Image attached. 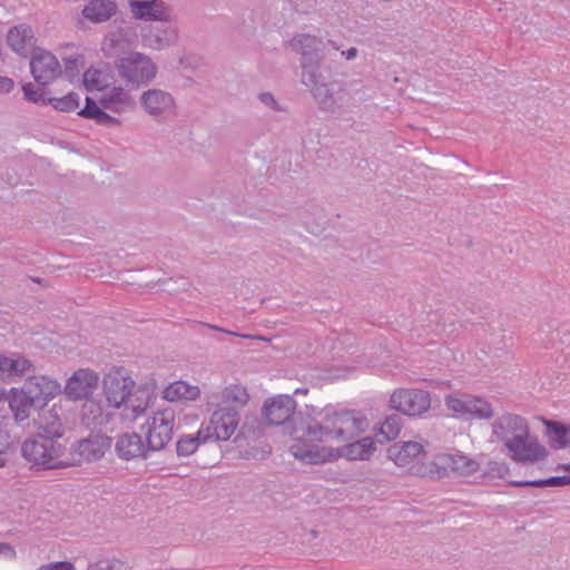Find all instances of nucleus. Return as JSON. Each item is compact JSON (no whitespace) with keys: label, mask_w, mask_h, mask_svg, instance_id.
<instances>
[{"label":"nucleus","mask_w":570,"mask_h":570,"mask_svg":"<svg viewBox=\"0 0 570 570\" xmlns=\"http://www.w3.org/2000/svg\"><path fill=\"white\" fill-rule=\"evenodd\" d=\"M258 99L262 104H264L266 107L276 110V111H284L285 109L279 106V104L276 101L275 97L271 92H262L258 96Z\"/></svg>","instance_id":"45"},{"label":"nucleus","mask_w":570,"mask_h":570,"mask_svg":"<svg viewBox=\"0 0 570 570\" xmlns=\"http://www.w3.org/2000/svg\"><path fill=\"white\" fill-rule=\"evenodd\" d=\"M248 400L247 390L239 384H233L224 389L219 406H233L238 411L247 404Z\"/></svg>","instance_id":"35"},{"label":"nucleus","mask_w":570,"mask_h":570,"mask_svg":"<svg viewBox=\"0 0 570 570\" xmlns=\"http://www.w3.org/2000/svg\"><path fill=\"white\" fill-rule=\"evenodd\" d=\"M391 407L409 416H420L431 406L430 393L420 389H399L390 399Z\"/></svg>","instance_id":"10"},{"label":"nucleus","mask_w":570,"mask_h":570,"mask_svg":"<svg viewBox=\"0 0 570 570\" xmlns=\"http://www.w3.org/2000/svg\"><path fill=\"white\" fill-rule=\"evenodd\" d=\"M433 465L434 469L438 468L439 478L446 475L448 470L454 474L468 476L478 472L480 469V463L476 460L460 451L439 454L436 456V463Z\"/></svg>","instance_id":"14"},{"label":"nucleus","mask_w":570,"mask_h":570,"mask_svg":"<svg viewBox=\"0 0 570 570\" xmlns=\"http://www.w3.org/2000/svg\"><path fill=\"white\" fill-rule=\"evenodd\" d=\"M304 85L307 87H313L312 95L323 111L331 114L338 112L341 107L336 105V101L334 99L333 86L335 83L330 85L324 81H321V73L318 71L315 72V82Z\"/></svg>","instance_id":"28"},{"label":"nucleus","mask_w":570,"mask_h":570,"mask_svg":"<svg viewBox=\"0 0 570 570\" xmlns=\"http://www.w3.org/2000/svg\"><path fill=\"white\" fill-rule=\"evenodd\" d=\"M24 99L30 102H43L47 104L45 98V91L42 89H36L32 83H26L22 86Z\"/></svg>","instance_id":"43"},{"label":"nucleus","mask_w":570,"mask_h":570,"mask_svg":"<svg viewBox=\"0 0 570 570\" xmlns=\"http://www.w3.org/2000/svg\"><path fill=\"white\" fill-rule=\"evenodd\" d=\"M175 428V411L166 407L154 413L142 429H146V443L150 452L160 451L171 441Z\"/></svg>","instance_id":"7"},{"label":"nucleus","mask_w":570,"mask_h":570,"mask_svg":"<svg viewBox=\"0 0 570 570\" xmlns=\"http://www.w3.org/2000/svg\"><path fill=\"white\" fill-rule=\"evenodd\" d=\"M14 88V81L4 76H0V95L9 94Z\"/></svg>","instance_id":"50"},{"label":"nucleus","mask_w":570,"mask_h":570,"mask_svg":"<svg viewBox=\"0 0 570 570\" xmlns=\"http://www.w3.org/2000/svg\"><path fill=\"white\" fill-rule=\"evenodd\" d=\"M375 450V442L371 436H365L355 442H350L337 449L306 445L301 442L291 446V451L296 459L311 464L333 461L337 458H345L351 461L370 460Z\"/></svg>","instance_id":"2"},{"label":"nucleus","mask_w":570,"mask_h":570,"mask_svg":"<svg viewBox=\"0 0 570 570\" xmlns=\"http://www.w3.org/2000/svg\"><path fill=\"white\" fill-rule=\"evenodd\" d=\"M387 456L397 466L406 468L415 475L432 476L434 474L433 464L425 465L421 463L425 459L426 452L420 442H396L389 446Z\"/></svg>","instance_id":"6"},{"label":"nucleus","mask_w":570,"mask_h":570,"mask_svg":"<svg viewBox=\"0 0 570 570\" xmlns=\"http://www.w3.org/2000/svg\"><path fill=\"white\" fill-rule=\"evenodd\" d=\"M296 409L295 400L289 395H277L265 402L263 413L271 425L286 423Z\"/></svg>","instance_id":"19"},{"label":"nucleus","mask_w":570,"mask_h":570,"mask_svg":"<svg viewBox=\"0 0 570 570\" xmlns=\"http://www.w3.org/2000/svg\"><path fill=\"white\" fill-rule=\"evenodd\" d=\"M115 450L120 459L127 461L137 458L146 459L150 452L146 441L136 432L119 435L115 444Z\"/></svg>","instance_id":"25"},{"label":"nucleus","mask_w":570,"mask_h":570,"mask_svg":"<svg viewBox=\"0 0 570 570\" xmlns=\"http://www.w3.org/2000/svg\"><path fill=\"white\" fill-rule=\"evenodd\" d=\"M142 42L146 47L154 50H163L176 41L177 35L173 28L153 27L144 31Z\"/></svg>","instance_id":"30"},{"label":"nucleus","mask_w":570,"mask_h":570,"mask_svg":"<svg viewBox=\"0 0 570 570\" xmlns=\"http://www.w3.org/2000/svg\"><path fill=\"white\" fill-rule=\"evenodd\" d=\"M80 97L76 92H69L63 97H51L47 99V104L62 112H70L79 107Z\"/></svg>","instance_id":"40"},{"label":"nucleus","mask_w":570,"mask_h":570,"mask_svg":"<svg viewBox=\"0 0 570 570\" xmlns=\"http://www.w3.org/2000/svg\"><path fill=\"white\" fill-rule=\"evenodd\" d=\"M342 56H344L347 60H352L357 56V49L356 48H350L346 51H342Z\"/></svg>","instance_id":"53"},{"label":"nucleus","mask_w":570,"mask_h":570,"mask_svg":"<svg viewBox=\"0 0 570 570\" xmlns=\"http://www.w3.org/2000/svg\"><path fill=\"white\" fill-rule=\"evenodd\" d=\"M198 394L197 387L190 386L183 381L174 382L164 390V399L170 402L195 400Z\"/></svg>","instance_id":"37"},{"label":"nucleus","mask_w":570,"mask_h":570,"mask_svg":"<svg viewBox=\"0 0 570 570\" xmlns=\"http://www.w3.org/2000/svg\"><path fill=\"white\" fill-rule=\"evenodd\" d=\"M4 396L3 390L0 389V400Z\"/></svg>","instance_id":"57"},{"label":"nucleus","mask_w":570,"mask_h":570,"mask_svg":"<svg viewBox=\"0 0 570 570\" xmlns=\"http://www.w3.org/2000/svg\"><path fill=\"white\" fill-rule=\"evenodd\" d=\"M240 421L239 412L233 406H219L210 416L209 423L202 426L209 440L227 441L235 433Z\"/></svg>","instance_id":"11"},{"label":"nucleus","mask_w":570,"mask_h":570,"mask_svg":"<svg viewBox=\"0 0 570 570\" xmlns=\"http://www.w3.org/2000/svg\"><path fill=\"white\" fill-rule=\"evenodd\" d=\"M66 446L46 434L28 436L21 444V455L33 471L57 470L67 466L62 460Z\"/></svg>","instance_id":"3"},{"label":"nucleus","mask_w":570,"mask_h":570,"mask_svg":"<svg viewBox=\"0 0 570 570\" xmlns=\"http://www.w3.org/2000/svg\"><path fill=\"white\" fill-rule=\"evenodd\" d=\"M132 37L130 33L120 28L116 31L109 32L105 36L101 42V51L105 57L114 58L115 60L121 59L124 56L132 53Z\"/></svg>","instance_id":"24"},{"label":"nucleus","mask_w":570,"mask_h":570,"mask_svg":"<svg viewBox=\"0 0 570 570\" xmlns=\"http://www.w3.org/2000/svg\"><path fill=\"white\" fill-rule=\"evenodd\" d=\"M10 434L7 430L0 428V453L4 455L6 450L10 445Z\"/></svg>","instance_id":"51"},{"label":"nucleus","mask_w":570,"mask_h":570,"mask_svg":"<svg viewBox=\"0 0 570 570\" xmlns=\"http://www.w3.org/2000/svg\"><path fill=\"white\" fill-rule=\"evenodd\" d=\"M444 402L446 407L458 416L471 415L475 419L489 420L494 414L488 401L470 394L448 395Z\"/></svg>","instance_id":"12"},{"label":"nucleus","mask_w":570,"mask_h":570,"mask_svg":"<svg viewBox=\"0 0 570 570\" xmlns=\"http://www.w3.org/2000/svg\"><path fill=\"white\" fill-rule=\"evenodd\" d=\"M342 90H343V86H342V85H340V86H338V88H337V90H336V92H341Z\"/></svg>","instance_id":"56"},{"label":"nucleus","mask_w":570,"mask_h":570,"mask_svg":"<svg viewBox=\"0 0 570 570\" xmlns=\"http://www.w3.org/2000/svg\"><path fill=\"white\" fill-rule=\"evenodd\" d=\"M141 109L157 124H167L176 117L177 105L174 96L159 88H149L139 97Z\"/></svg>","instance_id":"8"},{"label":"nucleus","mask_w":570,"mask_h":570,"mask_svg":"<svg viewBox=\"0 0 570 570\" xmlns=\"http://www.w3.org/2000/svg\"><path fill=\"white\" fill-rule=\"evenodd\" d=\"M209 441L208 433L199 429L196 435L185 434L181 435L176 443V453L178 456H188L193 454L200 443Z\"/></svg>","instance_id":"36"},{"label":"nucleus","mask_w":570,"mask_h":570,"mask_svg":"<svg viewBox=\"0 0 570 570\" xmlns=\"http://www.w3.org/2000/svg\"><path fill=\"white\" fill-rule=\"evenodd\" d=\"M87 570H122V562L117 559L100 560L89 564Z\"/></svg>","instance_id":"44"},{"label":"nucleus","mask_w":570,"mask_h":570,"mask_svg":"<svg viewBox=\"0 0 570 570\" xmlns=\"http://www.w3.org/2000/svg\"><path fill=\"white\" fill-rule=\"evenodd\" d=\"M367 426L366 416L358 411L326 407L318 414V419L306 423L304 435L317 442H347L362 434Z\"/></svg>","instance_id":"1"},{"label":"nucleus","mask_w":570,"mask_h":570,"mask_svg":"<svg viewBox=\"0 0 570 570\" xmlns=\"http://www.w3.org/2000/svg\"><path fill=\"white\" fill-rule=\"evenodd\" d=\"M115 68L127 86L137 89L150 85L158 72L156 62L149 56L138 51L115 60Z\"/></svg>","instance_id":"5"},{"label":"nucleus","mask_w":570,"mask_h":570,"mask_svg":"<svg viewBox=\"0 0 570 570\" xmlns=\"http://www.w3.org/2000/svg\"><path fill=\"white\" fill-rule=\"evenodd\" d=\"M402 429V417L399 414H391L386 416L381 425V434L386 440H394L399 436Z\"/></svg>","instance_id":"41"},{"label":"nucleus","mask_w":570,"mask_h":570,"mask_svg":"<svg viewBox=\"0 0 570 570\" xmlns=\"http://www.w3.org/2000/svg\"><path fill=\"white\" fill-rule=\"evenodd\" d=\"M98 102L104 109L115 114L131 111L136 108V101L130 92L120 86L104 91Z\"/></svg>","instance_id":"26"},{"label":"nucleus","mask_w":570,"mask_h":570,"mask_svg":"<svg viewBox=\"0 0 570 570\" xmlns=\"http://www.w3.org/2000/svg\"><path fill=\"white\" fill-rule=\"evenodd\" d=\"M82 81L87 90H104L107 87V77L102 70L90 67L83 72Z\"/></svg>","instance_id":"39"},{"label":"nucleus","mask_w":570,"mask_h":570,"mask_svg":"<svg viewBox=\"0 0 570 570\" xmlns=\"http://www.w3.org/2000/svg\"><path fill=\"white\" fill-rule=\"evenodd\" d=\"M528 428L529 423L527 419L521 415L507 412L493 421L492 438L505 446L513 440V438L519 436L521 433H525Z\"/></svg>","instance_id":"15"},{"label":"nucleus","mask_w":570,"mask_h":570,"mask_svg":"<svg viewBox=\"0 0 570 570\" xmlns=\"http://www.w3.org/2000/svg\"><path fill=\"white\" fill-rule=\"evenodd\" d=\"M549 487H566L570 485V473L568 475H558L548 478Z\"/></svg>","instance_id":"49"},{"label":"nucleus","mask_w":570,"mask_h":570,"mask_svg":"<svg viewBox=\"0 0 570 570\" xmlns=\"http://www.w3.org/2000/svg\"><path fill=\"white\" fill-rule=\"evenodd\" d=\"M32 370L31 362L20 355L12 357L0 354V377L10 379L23 376Z\"/></svg>","instance_id":"31"},{"label":"nucleus","mask_w":570,"mask_h":570,"mask_svg":"<svg viewBox=\"0 0 570 570\" xmlns=\"http://www.w3.org/2000/svg\"><path fill=\"white\" fill-rule=\"evenodd\" d=\"M6 463H7V460H6L4 455H2V454L0 453V468L4 466V465H6Z\"/></svg>","instance_id":"55"},{"label":"nucleus","mask_w":570,"mask_h":570,"mask_svg":"<svg viewBox=\"0 0 570 570\" xmlns=\"http://www.w3.org/2000/svg\"><path fill=\"white\" fill-rule=\"evenodd\" d=\"M0 554H8L10 556L11 558H13L16 556V551L14 549L12 548L11 544L9 543H4V542H1L0 543Z\"/></svg>","instance_id":"52"},{"label":"nucleus","mask_w":570,"mask_h":570,"mask_svg":"<svg viewBox=\"0 0 570 570\" xmlns=\"http://www.w3.org/2000/svg\"><path fill=\"white\" fill-rule=\"evenodd\" d=\"M117 3L112 0H90L82 9V16L94 23H102L117 13Z\"/></svg>","instance_id":"29"},{"label":"nucleus","mask_w":570,"mask_h":570,"mask_svg":"<svg viewBox=\"0 0 570 570\" xmlns=\"http://www.w3.org/2000/svg\"><path fill=\"white\" fill-rule=\"evenodd\" d=\"M288 45L293 51L301 55L302 83L315 82V72L320 71L326 45H331L335 50L340 49L335 41L325 42L309 33L295 35Z\"/></svg>","instance_id":"4"},{"label":"nucleus","mask_w":570,"mask_h":570,"mask_svg":"<svg viewBox=\"0 0 570 570\" xmlns=\"http://www.w3.org/2000/svg\"><path fill=\"white\" fill-rule=\"evenodd\" d=\"M514 487H533V488H544L549 487L548 479L532 480V481H515L512 482Z\"/></svg>","instance_id":"48"},{"label":"nucleus","mask_w":570,"mask_h":570,"mask_svg":"<svg viewBox=\"0 0 570 570\" xmlns=\"http://www.w3.org/2000/svg\"><path fill=\"white\" fill-rule=\"evenodd\" d=\"M30 69L40 86H47L62 73L58 59L49 51L38 48L31 57Z\"/></svg>","instance_id":"13"},{"label":"nucleus","mask_w":570,"mask_h":570,"mask_svg":"<svg viewBox=\"0 0 570 570\" xmlns=\"http://www.w3.org/2000/svg\"><path fill=\"white\" fill-rule=\"evenodd\" d=\"M507 455L517 463H535L544 460L548 456L547 449L539 442L538 438L530 433V426L525 433L519 436L504 446Z\"/></svg>","instance_id":"9"},{"label":"nucleus","mask_w":570,"mask_h":570,"mask_svg":"<svg viewBox=\"0 0 570 570\" xmlns=\"http://www.w3.org/2000/svg\"><path fill=\"white\" fill-rule=\"evenodd\" d=\"M37 570H75V566L69 561H59L43 564Z\"/></svg>","instance_id":"46"},{"label":"nucleus","mask_w":570,"mask_h":570,"mask_svg":"<svg viewBox=\"0 0 570 570\" xmlns=\"http://www.w3.org/2000/svg\"><path fill=\"white\" fill-rule=\"evenodd\" d=\"M556 470H557V471L563 470V471L570 472V463H569V464H559V465L556 468Z\"/></svg>","instance_id":"54"},{"label":"nucleus","mask_w":570,"mask_h":570,"mask_svg":"<svg viewBox=\"0 0 570 570\" xmlns=\"http://www.w3.org/2000/svg\"><path fill=\"white\" fill-rule=\"evenodd\" d=\"M112 439L104 434H90L81 439L73 448V452L80 459L91 462L100 460L107 450L110 449Z\"/></svg>","instance_id":"20"},{"label":"nucleus","mask_w":570,"mask_h":570,"mask_svg":"<svg viewBox=\"0 0 570 570\" xmlns=\"http://www.w3.org/2000/svg\"><path fill=\"white\" fill-rule=\"evenodd\" d=\"M9 407L16 422H23L30 416V410L39 406L21 389H13L9 396Z\"/></svg>","instance_id":"33"},{"label":"nucleus","mask_w":570,"mask_h":570,"mask_svg":"<svg viewBox=\"0 0 570 570\" xmlns=\"http://www.w3.org/2000/svg\"><path fill=\"white\" fill-rule=\"evenodd\" d=\"M151 402L150 391L146 387H135L121 406L120 416L126 423L135 422L149 407Z\"/></svg>","instance_id":"22"},{"label":"nucleus","mask_w":570,"mask_h":570,"mask_svg":"<svg viewBox=\"0 0 570 570\" xmlns=\"http://www.w3.org/2000/svg\"><path fill=\"white\" fill-rule=\"evenodd\" d=\"M7 42L14 52L22 57H27L38 49L36 48V38L31 27L24 23L9 30Z\"/></svg>","instance_id":"27"},{"label":"nucleus","mask_w":570,"mask_h":570,"mask_svg":"<svg viewBox=\"0 0 570 570\" xmlns=\"http://www.w3.org/2000/svg\"><path fill=\"white\" fill-rule=\"evenodd\" d=\"M107 109H104L99 102L95 101L92 98H86V106L78 111V115L87 118L94 119L98 125L107 126V127H118L120 126V120L114 116H110L106 112Z\"/></svg>","instance_id":"32"},{"label":"nucleus","mask_w":570,"mask_h":570,"mask_svg":"<svg viewBox=\"0 0 570 570\" xmlns=\"http://www.w3.org/2000/svg\"><path fill=\"white\" fill-rule=\"evenodd\" d=\"M548 428L553 446L562 449L570 445V426L559 422H549Z\"/></svg>","instance_id":"38"},{"label":"nucleus","mask_w":570,"mask_h":570,"mask_svg":"<svg viewBox=\"0 0 570 570\" xmlns=\"http://www.w3.org/2000/svg\"><path fill=\"white\" fill-rule=\"evenodd\" d=\"M203 327H207L209 330H213V331H216V332H222V333H225V334H228V335H233V336H239V337H243V338H253L255 337L254 335H249V334H239V333H236V332H233V331H228V330H225L223 327H219L217 325H213V324H209V323H199Z\"/></svg>","instance_id":"47"},{"label":"nucleus","mask_w":570,"mask_h":570,"mask_svg":"<svg viewBox=\"0 0 570 570\" xmlns=\"http://www.w3.org/2000/svg\"><path fill=\"white\" fill-rule=\"evenodd\" d=\"M38 406L43 407L47 402L60 392V384L45 375L28 377L21 389Z\"/></svg>","instance_id":"18"},{"label":"nucleus","mask_w":570,"mask_h":570,"mask_svg":"<svg viewBox=\"0 0 570 570\" xmlns=\"http://www.w3.org/2000/svg\"><path fill=\"white\" fill-rule=\"evenodd\" d=\"M65 65V76L72 80L77 76H79L80 70L85 66V57L80 53L71 55L69 57L62 58Z\"/></svg>","instance_id":"42"},{"label":"nucleus","mask_w":570,"mask_h":570,"mask_svg":"<svg viewBox=\"0 0 570 570\" xmlns=\"http://www.w3.org/2000/svg\"><path fill=\"white\" fill-rule=\"evenodd\" d=\"M81 416L88 428L96 429L108 422L101 404L90 397H88L82 405Z\"/></svg>","instance_id":"34"},{"label":"nucleus","mask_w":570,"mask_h":570,"mask_svg":"<svg viewBox=\"0 0 570 570\" xmlns=\"http://www.w3.org/2000/svg\"><path fill=\"white\" fill-rule=\"evenodd\" d=\"M135 387V381L120 373H109L104 379V394L108 404L115 409H121Z\"/></svg>","instance_id":"16"},{"label":"nucleus","mask_w":570,"mask_h":570,"mask_svg":"<svg viewBox=\"0 0 570 570\" xmlns=\"http://www.w3.org/2000/svg\"><path fill=\"white\" fill-rule=\"evenodd\" d=\"M129 8L135 19L144 21H167L169 12L163 0H130Z\"/></svg>","instance_id":"23"},{"label":"nucleus","mask_w":570,"mask_h":570,"mask_svg":"<svg viewBox=\"0 0 570 570\" xmlns=\"http://www.w3.org/2000/svg\"><path fill=\"white\" fill-rule=\"evenodd\" d=\"M36 434H46L59 441L63 435V410L61 405L53 404L50 409H42L37 419Z\"/></svg>","instance_id":"21"},{"label":"nucleus","mask_w":570,"mask_h":570,"mask_svg":"<svg viewBox=\"0 0 570 570\" xmlns=\"http://www.w3.org/2000/svg\"><path fill=\"white\" fill-rule=\"evenodd\" d=\"M98 382L99 376L96 372L88 368H80L68 379L65 386V394L68 399L73 401L87 400L97 389Z\"/></svg>","instance_id":"17"}]
</instances>
